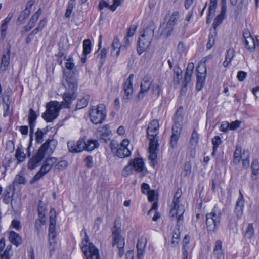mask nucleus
Masks as SVG:
<instances>
[{
	"label": "nucleus",
	"instance_id": "obj_41",
	"mask_svg": "<svg viewBox=\"0 0 259 259\" xmlns=\"http://www.w3.org/2000/svg\"><path fill=\"white\" fill-rule=\"evenodd\" d=\"M107 52V49L106 48H103L102 49L97 57V61L101 65H102L105 61Z\"/></svg>",
	"mask_w": 259,
	"mask_h": 259
},
{
	"label": "nucleus",
	"instance_id": "obj_51",
	"mask_svg": "<svg viewBox=\"0 0 259 259\" xmlns=\"http://www.w3.org/2000/svg\"><path fill=\"white\" fill-rule=\"evenodd\" d=\"M47 23V19H43L41 20L37 26V27L33 30V34H37L38 32L41 31L44 28L45 26Z\"/></svg>",
	"mask_w": 259,
	"mask_h": 259
},
{
	"label": "nucleus",
	"instance_id": "obj_44",
	"mask_svg": "<svg viewBox=\"0 0 259 259\" xmlns=\"http://www.w3.org/2000/svg\"><path fill=\"white\" fill-rule=\"evenodd\" d=\"M241 148L240 146H237L234 153V161L236 164L239 163L241 159Z\"/></svg>",
	"mask_w": 259,
	"mask_h": 259
},
{
	"label": "nucleus",
	"instance_id": "obj_57",
	"mask_svg": "<svg viewBox=\"0 0 259 259\" xmlns=\"http://www.w3.org/2000/svg\"><path fill=\"white\" fill-rule=\"evenodd\" d=\"M177 51L178 53L182 57L183 55L186 53V49L184 44L182 42H180L177 46Z\"/></svg>",
	"mask_w": 259,
	"mask_h": 259
},
{
	"label": "nucleus",
	"instance_id": "obj_27",
	"mask_svg": "<svg viewBox=\"0 0 259 259\" xmlns=\"http://www.w3.org/2000/svg\"><path fill=\"white\" fill-rule=\"evenodd\" d=\"M9 239L12 244L16 246H18L22 243V239L20 236L13 231L9 232Z\"/></svg>",
	"mask_w": 259,
	"mask_h": 259
},
{
	"label": "nucleus",
	"instance_id": "obj_18",
	"mask_svg": "<svg viewBox=\"0 0 259 259\" xmlns=\"http://www.w3.org/2000/svg\"><path fill=\"white\" fill-rule=\"evenodd\" d=\"M151 85L150 78L148 77H145L140 85V91L137 95V98L142 99L144 97L145 94H147Z\"/></svg>",
	"mask_w": 259,
	"mask_h": 259
},
{
	"label": "nucleus",
	"instance_id": "obj_17",
	"mask_svg": "<svg viewBox=\"0 0 259 259\" xmlns=\"http://www.w3.org/2000/svg\"><path fill=\"white\" fill-rule=\"evenodd\" d=\"M130 162L136 172L141 173L143 175L145 173L146 169L142 159L140 158H135L133 159H131Z\"/></svg>",
	"mask_w": 259,
	"mask_h": 259
},
{
	"label": "nucleus",
	"instance_id": "obj_28",
	"mask_svg": "<svg viewBox=\"0 0 259 259\" xmlns=\"http://www.w3.org/2000/svg\"><path fill=\"white\" fill-rule=\"evenodd\" d=\"M244 35L245 40L246 47L250 51H253L255 49V39L253 38L250 34H246Z\"/></svg>",
	"mask_w": 259,
	"mask_h": 259
},
{
	"label": "nucleus",
	"instance_id": "obj_46",
	"mask_svg": "<svg viewBox=\"0 0 259 259\" xmlns=\"http://www.w3.org/2000/svg\"><path fill=\"white\" fill-rule=\"evenodd\" d=\"M254 234V230L252 224H249L246 228L244 236L246 238H251Z\"/></svg>",
	"mask_w": 259,
	"mask_h": 259
},
{
	"label": "nucleus",
	"instance_id": "obj_9",
	"mask_svg": "<svg viewBox=\"0 0 259 259\" xmlns=\"http://www.w3.org/2000/svg\"><path fill=\"white\" fill-rule=\"evenodd\" d=\"M87 259H100L98 249L92 243L81 247Z\"/></svg>",
	"mask_w": 259,
	"mask_h": 259
},
{
	"label": "nucleus",
	"instance_id": "obj_53",
	"mask_svg": "<svg viewBox=\"0 0 259 259\" xmlns=\"http://www.w3.org/2000/svg\"><path fill=\"white\" fill-rule=\"evenodd\" d=\"M180 16L179 12L177 11H174L170 16L168 22L175 26L177 20L179 19Z\"/></svg>",
	"mask_w": 259,
	"mask_h": 259
},
{
	"label": "nucleus",
	"instance_id": "obj_1",
	"mask_svg": "<svg viewBox=\"0 0 259 259\" xmlns=\"http://www.w3.org/2000/svg\"><path fill=\"white\" fill-rule=\"evenodd\" d=\"M155 27L154 24H150L141 34L138 41L137 52L141 55L146 51L151 44L154 35Z\"/></svg>",
	"mask_w": 259,
	"mask_h": 259
},
{
	"label": "nucleus",
	"instance_id": "obj_39",
	"mask_svg": "<svg viewBox=\"0 0 259 259\" xmlns=\"http://www.w3.org/2000/svg\"><path fill=\"white\" fill-rule=\"evenodd\" d=\"M41 14V11L40 9H39L37 12H36L34 15L31 17L29 23L28 25L31 26L32 28L35 25L36 22L37 21L39 16Z\"/></svg>",
	"mask_w": 259,
	"mask_h": 259
},
{
	"label": "nucleus",
	"instance_id": "obj_48",
	"mask_svg": "<svg viewBox=\"0 0 259 259\" xmlns=\"http://www.w3.org/2000/svg\"><path fill=\"white\" fill-rule=\"evenodd\" d=\"M15 157L19 162L23 161L26 158L25 154L20 148H18L15 152Z\"/></svg>",
	"mask_w": 259,
	"mask_h": 259
},
{
	"label": "nucleus",
	"instance_id": "obj_30",
	"mask_svg": "<svg viewBox=\"0 0 259 259\" xmlns=\"http://www.w3.org/2000/svg\"><path fill=\"white\" fill-rule=\"evenodd\" d=\"M84 150L91 151L99 146L98 141L96 140H89L87 142L84 141Z\"/></svg>",
	"mask_w": 259,
	"mask_h": 259
},
{
	"label": "nucleus",
	"instance_id": "obj_54",
	"mask_svg": "<svg viewBox=\"0 0 259 259\" xmlns=\"http://www.w3.org/2000/svg\"><path fill=\"white\" fill-rule=\"evenodd\" d=\"M180 234L179 229L174 232L171 243L174 246H176L178 244L180 240Z\"/></svg>",
	"mask_w": 259,
	"mask_h": 259
},
{
	"label": "nucleus",
	"instance_id": "obj_52",
	"mask_svg": "<svg viewBox=\"0 0 259 259\" xmlns=\"http://www.w3.org/2000/svg\"><path fill=\"white\" fill-rule=\"evenodd\" d=\"M198 141L199 134L197 133L195 130H194L190 139V143L192 145L195 146L198 144Z\"/></svg>",
	"mask_w": 259,
	"mask_h": 259
},
{
	"label": "nucleus",
	"instance_id": "obj_29",
	"mask_svg": "<svg viewBox=\"0 0 259 259\" xmlns=\"http://www.w3.org/2000/svg\"><path fill=\"white\" fill-rule=\"evenodd\" d=\"M5 246V240L4 238L0 239V259H10L11 255L9 253V250L3 249Z\"/></svg>",
	"mask_w": 259,
	"mask_h": 259
},
{
	"label": "nucleus",
	"instance_id": "obj_23",
	"mask_svg": "<svg viewBox=\"0 0 259 259\" xmlns=\"http://www.w3.org/2000/svg\"><path fill=\"white\" fill-rule=\"evenodd\" d=\"M147 239L145 237H141L138 239L137 244L138 250L137 257L138 259H141L145 251V248L146 245Z\"/></svg>",
	"mask_w": 259,
	"mask_h": 259
},
{
	"label": "nucleus",
	"instance_id": "obj_55",
	"mask_svg": "<svg viewBox=\"0 0 259 259\" xmlns=\"http://www.w3.org/2000/svg\"><path fill=\"white\" fill-rule=\"evenodd\" d=\"M88 103V99L85 98H82L79 99L76 104V108L78 109L85 107Z\"/></svg>",
	"mask_w": 259,
	"mask_h": 259
},
{
	"label": "nucleus",
	"instance_id": "obj_64",
	"mask_svg": "<svg viewBox=\"0 0 259 259\" xmlns=\"http://www.w3.org/2000/svg\"><path fill=\"white\" fill-rule=\"evenodd\" d=\"M234 56V50L233 49L230 48L228 50L225 59L231 61Z\"/></svg>",
	"mask_w": 259,
	"mask_h": 259
},
{
	"label": "nucleus",
	"instance_id": "obj_59",
	"mask_svg": "<svg viewBox=\"0 0 259 259\" xmlns=\"http://www.w3.org/2000/svg\"><path fill=\"white\" fill-rule=\"evenodd\" d=\"M224 15L219 14L217 16V17L215 18L213 23V27L214 29H215L218 25H219L223 21V19H224Z\"/></svg>",
	"mask_w": 259,
	"mask_h": 259
},
{
	"label": "nucleus",
	"instance_id": "obj_47",
	"mask_svg": "<svg viewBox=\"0 0 259 259\" xmlns=\"http://www.w3.org/2000/svg\"><path fill=\"white\" fill-rule=\"evenodd\" d=\"M57 162V159L55 157H50L46 159L43 164L51 170L52 167Z\"/></svg>",
	"mask_w": 259,
	"mask_h": 259
},
{
	"label": "nucleus",
	"instance_id": "obj_4",
	"mask_svg": "<svg viewBox=\"0 0 259 259\" xmlns=\"http://www.w3.org/2000/svg\"><path fill=\"white\" fill-rule=\"evenodd\" d=\"M221 213L218 208L215 207L212 211L206 214V224L207 230L215 232L220 225Z\"/></svg>",
	"mask_w": 259,
	"mask_h": 259
},
{
	"label": "nucleus",
	"instance_id": "obj_33",
	"mask_svg": "<svg viewBox=\"0 0 259 259\" xmlns=\"http://www.w3.org/2000/svg\"><path fill=\"white\" fill-rule=\"evenodd\" d=\"M194 66V64L192 62L189 63L187 66L184 78L185 81L186 83H188L191 80V76L193 73Z\"/></svg>",
	"mask_w": 259,
	"mask_h": 259
},
{
	"label": "nucleus",
	"instance_id": "obj_34",
	"mask_svg": "<svg viewBox=\"0 0 259 259\" xmlns=\"http://www.w3.org/2000/svg\"><path fill=\"white\" fill-rule=\"evenodd\" d=\"M40 209H42V207H38V211L39 219H37L35 221L36 227L37 229L38 228V227H40L41 225L45 224L46 221L45 212H44V210L41 211Z\"/></svg>",
	"mask_w": 259,
	"mask_h": 259
},
{
	"label": "nucleus",
	"instance_id": "obj_6",
	"mask_svg": "<svg viewBox=\"0 0 259 259\" xmlns=\"http://www.w3.org/2000/svg\"><path fill=\"white\" fill-rule=\"evenodd\" d=\"M106 116L105 106L103 104L99 105L96 108H92L90 111L91 121L94 124H101Z\"/></svg>",
	"mask_w": 259,
	"mask_h": 259
},
{
	"label": "nucleus",
	"instance_id": "obj_37",
	"mask_svg": "<svg viewBox=\"0 0 259 259\" xmlns=\"http://www.w3.org/2000/svg\"><path fill=\"white\" fill-rule=\"evenodd\" d=\"M68 166V163L65 160H60L54 165V170L59 172L65 169Z\"/></svg>",
	"mask_w": 259,
	"mask_h": 259
},
{
	"label": "nucleus",
	"instance_id": "obj_5",
	"mask_svg": "<svg viewBox=\"0 0 259 259\" xmlns=\"http://www.w3.org/2000/svg\"><path fill=\"white\" fill-rule=\"evenodd\" d=\"M61 106L57 101L50 102L46 105V110L42 114L43 119L47 122H52L59 114Z\"/></svg>",
	"mask_w": 259,
	"mask_h": 259
},
{
	"label": "nucleus",
	"instance_id": "obj_21",
	"mask_svg": "<svg viewBox=\"0 0 259 259\" xmlns=\"http://www.w3.org/2000/svg\"><path fill=\"white\" fill-rule=\"evenodd\" d=\"M174 25L169 22H164L161 24L159 31L161 35L166 37L169 36L173 31Z\"/></svg>",
	"mask_w": 259,
	"mask_h": 259
},
{
	"label": "nucleus",
	"instance_id": "obj_7",
	"mask_svg": "<svg viewBox=\"0 0 259 259\" xmlns=\"http://www.w3.org/2000/svg\"><path fill=\"white\" fill-rule=\"evenodd\" d=\"M159 122L157 120H153L149 124L147 129V135L150 140L149 144H151L152 142H153V144H159L157 136L159 133Z\"/></svg>",
	"mask_w": 259,
	"mask_h": 259
},
{
	"label": "nucleus",
	"instance_id": "obj_13",
	"mask_svg": "<svg viewBox=\"0 0 259 259\" xmlns=\"http://www.w3.org/2000/svg\"><path fill=\"white\" fill-rule=\"evenodd\" d=\"M198 72L196 89L200 91L202 87L206 77V68L205 65H199L197 68Z\"/></svg>",
	"mask_w": 259,
	"mask_h": 259
},
{
	"label": "nucleus",
	"instance_id": "obj_50",
	"mask_svg": "<svg viewBox=\"0 0 259 259\" xmlns=\"http://www.w3.org/2000/svg\"><path fill=\"white\" fill-rule=\"evenodd\" d=\"M133 170L134 168L132 165L130 164V162H129L128 165L125 166L123 169L122 171V175L123 177H127L132 173Z\"/></svg>",
	"mask_w": 259,
	"mask_h": 259
},
{
	"label": "nucleus",
	"instance_id": "obj_15",
	"mask_svg": "<svg viewBox=\"0 0 259 259\" xmlns=\"http://www.w3.org/2000/svg\"><path fill=\"white\" fill-rule=\"evenodd\" d=\"M134 79V75L131 74L129 75L127 80L124 84V99H130L133 95V80Z\"/></svg>",
	"mask_w": 259,
	"mask_h": 259
},
{
	"label": "nucleus",
	"instance_id": "obj_32",
	"mask_svg": "<svg viewBox=\"0 0 259 259\" xmlns=\"http://www.w3.org/2000/svg\"><path fill=\"white\" fill-rule=\"evenodd\" d=\"M116 155L119 158L128 157L131 155V152L128 148L119 147L116 151Z\"/></svg>",
	"mask_w": 259,
	"mask_h": 259
},
{
	"label": "nucleus",
	"instance_id": "obj_11",
	"mask_svg": "<svg viewBox=\"0 0 259 259\" xmlns=\"http://www.w3.org/2000/svg\"><path fill=\"white\" fill-rule=\"evenodd\" d=\"M121 230L115 226L112 230L113 246H117V247H124L125 245L124 239L121 235Z\"/></svg>",
	"mask_w": 259,
	"mask_h": 259
},
{
	"label": "nucleus",
	"instance_id": "obj_43",
	"mask_svg": "<svg viewBox=\"0 0 259 259\" xmlns=\"http://www.w3.org/2000/svg\"><path fill=\"white\" fill-rule=\"evenodd\" d=\"M83 53L85 56L91 52L92 50V45L90 39H87L84 40L83 42Z\"/></svg>",
	"mask_w": 259,
	"mask_h": 259
},
{
	"label": "nucleus",
	"instance_id": "obj_63",
	"mask_svg": "<svg viewBox=\"0 0 259 259\" xmlns=\"http://www.w3.org/2000/svg\"><path fill=\"white\" fill-rule=\"evenodd\" d=\"M185 176H189L191 172V164L190 162H186L184 165Z\"/></svg>",
	"mask_w": 259,
	"mask_h": 259
},
{
	"label": "nucleus",
	"instance_id": "obj_10",
	"mask_svg": "<svg viewBox=\"0 0 259 259\" xmlns=\"http://www.w3.org/2000/svg\"><path fill=\"white\" fill-rule=\"evenodd\" d=\"M50 225L49 228V242H55V239L56 237V211L54 209L50 210Z\"/></svg>",
	"mask_w": 259,
	"mask_h": 259
},
{
	"label": "nucleus",
	"instance_id": "obj_56",
	"mask_svg": "<svg viewBox=\"0 0 259 259\" xmlns=\"http://www.w3.org/2000/svg\"><path fill=\"white\" fill-rule=\"evenodd\" d=\"M65 67L69 70H72L75 68V64L72 57H69L65 62Z\"/></svg>",
	"mask_w": 259,
	"mask_h": 259
},
{
	"label": "nucleus",
	"instance_id": "obj_45",
	"mask_svg": "<svg viewBox=\"0 0 259 259\" xmlns=\"http://www.w3.org/2000/svg\"><path fill=\"white\" fill-rule=\"evenodd\" d=\"M47 133L46 131H42L40 129H37L36 132L35 133V141L38 144L41 143L43 141V136Z\"/></svg>",
	"mask_w": 259,
	"mask_h": 259
},
{
	"label": "nucleus",
	"instance_id": "obj_14",
	"mask_svg": "<svg viewBox=\"0 0 259 259\" xmlns=\"http://www.w3.org/2000/svg\"><path fill=\"white\" fill-rule=\"evenodd\" d=\"M84 140L80 139L78 141H70L67 142L68 150L71 152L78 153L84 150Z\"/></svg>",
	"mask_w": 259,
	"mask_h": 259
},
{
	"label": "nucleus",
	"instance_id": "obj_62",
	"mask_svg": "<svg viewBox=\"0 0 259 259\" xmlns=\"http://www.w3.org/2000/svg\"><path fill=\"white\" fill-rule=\"evenodd\" d=\"M123 0H113V4L111 5V10L114 11L117 8L121 5Z\"/></svg>",
	"mask_w": 259,
	"mask_h": 259
},
{
	"label": "nucleus",
	"instance_id": "obj_2",
	"mask_svg": "<svg viewBox=\"0 0 259 259\" xmlns=\"http://www.w3.org/2000/svg\"><path fill=\"white\" fill-rule=\"evenodd\" d=\"M181 196V193L180 192L178 191L175 193L170 212V217L172 219H177L178 226L182 225L183 222V215L185 212L184 205L180 203Z\"/></svg>",
	"mask_w": 259,
	"mask_h": 259
},
{
	"label": "nucleus",
	"instance_id": "obj_8",
	"mask_svg": "<svg viewBox=\"0 0 259 259\" xmlns=\"http://www.w3.org/2000/svg\"><path fill=\"white\" fill-rule=\"evenodd\" d=\"M57 142L54 139H48L39 148L38 151L44 157L51 154L56 148Z\"/></svg>",
	"mask_w": 259,
	"mask_h": 259
},
{
	"label": "nucleus",
	"instance_id": "obj_25",
	"mask_svg": "<svg viewBox=\"0 0 259 259\" xmlns=\"http://www.w3.org/2000/svg\"><path fill=\"white\" fill-rule=\"evenodd\" d=\"M10 53L8 49L6 53H4L2 58V61L0 66V70L5 71L10 63Z\"/></svg>",
	"mask_w": 259,
	"mask_h": 259
},
{
	"label": "nucleus",
	"instance_id": "obj_58",
	"mask_svg": "<svg viewBox=\"0 0 259 259\" xmlns=\"http://www.w3.org/2000/svg\"><path fill=\"white\" fill-rule=\"evenodd\" d=\"M26 183V180L23 176L18 174L16 176L14 180V183L16 184H24Z\"/></svg>",
	"mask_w": 259,
	"mask_h": 259
},
{
	"label": "nucleus",
	"instance_id": "obj_26",
	"mask_svg": "<svg viewBox=\"0 0 259 259\" xmlns=\"http://www.w3.org/2000/svg\"><path fill=\"white\" fill-rule=\"evenodd\" d=\"M213 254L217 259H220L223 256L222 242L220 240L216 241L215 242L213 248Z\"/></svg>",
	"mask_w": 259,
	"mask_h": 259
},
{
	"label": "nucleus",
	"instance_id": "obj_22",
	"mask_svg": "<svg viewBox=\"0 0 259 259\" xmlns=\"http://www.w3.org/2000/svg\"><path fill=\"white\" fill-rule=\"evenodd\" d=\"M244 199L242 193L240 191V196L236 204L235 214L238 219L241 218L243 212Z\"/></svg>",
	"mask_w": 259,
	"mask_h": 259
},
{
	"label": "nucleus",
	"instance_id": "obj_40",
	"mask_svg": "<svg viewBox=\"0 0 259 259\" xmlns=\"http://www.w3.org/2000/svg\"><path fill=\"white\" fill-rule=\"evenodd\" d=\"M41 14V11L40 9H39L37 12H36L34 15L31 17L29 23L28 25L31 26L32 28L35 25L36 22L37 21L39 16Z\"/></svg>",
	"mask_w": 259,
	"mask_h": 259
},
{
	"label": "nucleus",
	"instance_id": "obj_42",
	"mask_svg": "<svg viewBox=\"0 0 259 259\" xmlns=\"http://www.w3.org/2000/svg\"><path fill=\"white\" fill-rule=\"evenodd\" d=\"M174 80L175 81L179 82L182 78V71L179 66H175L174 68Z\"/></svg>",
	"mask_w": 259,
	"mask_h": 259
},
{
	"label": "nucleus",
	"instance_id": "obj_60",
	"mask_svg": "<svg viewBox=\"0 0 259 259\" xmlns=\"http://www.w3.org/2000/svg\"><path fill=\"white\" fill-rule=\"evenodd\" d=\"M213 147L218 148L219 146L222 143V140L220 136H215L212 140Z\"/></svg>",
	"mask_w": 259,
	"mask_h": 259
},
{
	"label": "nucleus",
	"instance_id": "obj_49",
	"mask_svg": "<svg viewBox=\"0 0 259 259\" xmlns=\"http://www.w3.org/2000/svg\"><path fill=\"white\" fill-rule=\"evenodd\" d=\"M30 12L29 11L28 8L25 9V10L21 13L20 15L19 16L18 18V20L19 22H21V23H23L25 20L29 16Z\"/></svg>",
	"mask_w": 259,
	"mask_h": 259
},
{
	"label": "nucleus",
	"instance_id": "obj_61",
	"mask_svg": "<svg viewBox=\"0 0 259 259\" xmlns=\"http://www.w3.org/2000/svg\"><path fill=\"white\" fill-rule=\"evenodd\" d=\"M148 195V200L150 202H153L157 198L156 192L154 190H151L147 193Z\"/></svg>",
	"mask_w": 259,
	"mask_h": 259
},
{
	"label": "nucleus",
	"instance_id": "obj_16",
	"mask_svg": "<svg viewBox=\"0 0 259 259\" xmlns=\"http://www.w3.org/2000/svg\"><path fill=\"white\" fill-rule=\"evenodd\" d=\"M159 144H153V142L151 144H149V159L150 163L152 167H154L157 164V151L158 149Z\"/></svg>",
	"mask_w": 259,
	"mask_h": 259
},
{
	"label": "nucleus",
	"instance_id": "obj_24",
	"mask_svg": "<svg viewBox=\"0 0 259 259\" xmlns=\"http://www.w3.org/2000/svg\"><path fill=\"white\" fill-rule=\"evenodd\" d=\"M121 48L122 49V47L120 41L117 38H114L112 43L110 55L114 58H117L120 54Z\"/></svg>",
	"mask_w": 259,
	"mask_h": 259
},
{
	"label": "nucleus",
	"instance_id": "obj_12",
	"mask_svg": "<svg viewBox=\"0 0 259 259\" xmlns=\"http://www.w3.org/2000/svg\"><path fill=\"white\" fill-rule=\"evenodd\" d=\"M182 129V124L178 123V121L175 122L172 127V134L170 138V144L174 148L177 145L178 140L180 138Z\"/></svg>",
	"mask_w": 259,
	"mask_h": 259
},
{
	"label": "nucleus",
	"instance_id": "obj_20",
	"mask_svg": "<svg viewBox=\"0 0 259 259\" xmlns=\"http://www.w3.org/2000/svg\"><path fill=\"white\" fill-rule=\"evenodd\" d=\"M37 116L35 112L32 109H30L28 114V121L30 126V142H31L32 140V134L34 131V127L35 126V121L37 119Z\"/></svg>",
	"mask_w": 259,
	"mask_h": 259
},
{
	"label": "nucleus",
	"instance_id": "obj_19",
	"mask_svg": "<svg viewBox=\"0 0 259 259\" xmlns=\"http://www.w3.org/2000/svg\"><path fill=\"white\" fill-rule=\"evenodd\" d=\"M41 154L38 151L35 155L33 156L28 163V168L33 170L39 166L40 161L44 158Z\"/></svg>",
	"mask_w": 259,
	"mask_h": 259
},
{
	"label": "nucleus",
	"instance_id": "obj_38",
	"mask_svg": "<svg viewBox=\"0 0 259 259\" xmlns=\"http://www.w3.org/2000/svg\"><path fill=\"white\" fill-rule=\"evenodd\" d=\"M243 167L245 168L248 167L249 165V152L248 150L244 151L241 155Z\"/></svg>",
	"mask_w": 259,
	"mask_h": 259
},
{
	"label": "nucleus",
	"instance_id": "obj_3",
	"mask_svg": "<svg viewBox=\"0 0 259 259\" xmlns=\"http://www.w3.org/2000/svg\"><path fill=\"white\" fill-rule=\"evenodd\" d=\"M63 83L68 92L63 94V98L64 101L62 102V106L65 108H69L70 100L77 88V80L74 77L67 76L63 81Z\"/></svg>",
	"mask_w": 259,
	"mask_h": 259
},
{
	"label": "nucleus",
	"instance_id": "obj_35",
	"mask_svg": "<svg viewBox=\"0 0 259 259\" xmlns=\"http://www.w3.org/2000/svg\"><path fill=\"white\" fill-rule=\"evenodd\" d=\"M217 0H210L209 12L207 16V23L209 22V20L214 15L215 12Z\"/></svg>",
	"mask_w": 259,
	"mask_h": 259
},
{
	"label": "nucleus",
	"instance_id": "obj_31",
	"mask_svg": "<svg viewBox=\"0 0 259 259\" xmlns=\"http://www.w3.org/2000/svg\"><path fill=\"white\" fill-rule=\"evenodd\" d=\"M12 17V15L9 14L3 20L1 27V36L4 38L6 34V30L8 24Z\"/></svg>",
	"mask_w": 259,
	"mask_h": 259
},
{
	"label": "nucleus",
	"instance_id": "obj_36",
	"mask_svg": "<svg viewBox=\"0 0 259 259\" xmlns=\"http://www.w3.org/2000/svg\"><path fill=\"white\" fill-rule=\"evenodd\" d=\"M251 179L255 180L259 173V163L257 160H253L251 164Z\"/></svg>",
	"mask_w": 259,
	"mask_h": 259
}]
</instances>
